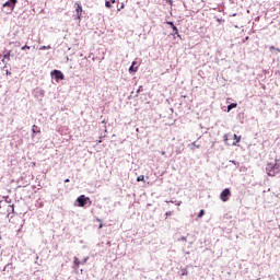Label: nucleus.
Segmentation results:
<instances>
[{
    "instance_id": "5701e85b",
    "label": "nucleus",
    "mask_w": 280,
    "mask_h": 280,
    "mask_svg": "<svg viewBox=\"0 0 280 280\" xmlns=\"http://www.w3.org/2000/svg\"><path fill=\"white\" fill-rule=\"evenodd\" d=\"M230 163H233V165H236V167H238L240 162L235 161V160H231Z\"/></svg>"
},
{
    "instance_id": "a878e982",
    "label": "nucleus",
    "mask_w": 280,
    "mask_h": 280,
    "mask_svg": "<svg viewBox=\"0 0 280 280\" xmlns=\"http://www.w3.org/2000/svg\"><path fill=\"white\" fill-rule=\"evenodd\" d=\"M178 242H187V237L186 236H182L178 238Z\"/></svg>"
},
{
    "instance_id": "39448f33",
    "label": "nucleus",
    "mask_w": 280,
    "mask_h": 280,
    "mask_svg": "<svg viewBox=\"0 0 280 280\" xmlns=\"http://www.w3.org/2000/svg\"><path fill=\"white\" fill-rule=\"evenodd\" d=\"M16 3H19V0H8L7 2L3 3V8H9L12 12V10L16 8Z\"/></svg>"
},
{
    "instance_id": "6ab92c4d",
    "label": "nucleus",
    "mask_w": 280,
    "mask_h": 280,
    "mask_svg": "<svg viewBox=\"0 0 280 280\" xmlns=\"http://www.w3.org/2000/svg\"><path fill=\"white\" fill-rule=\"evenodd\" d=\"M45 49H51V46L48 45V46H42V47H39V50H40V51H45Z\"/></svg>"
},
{
    "instance_id": "2eb2a0df",
    "label": "nucleus",
    "mask_w": 280,
    "mask_h": 280,
    "mask_svg": "<svg viewBox=\"0 0 280 280\" xmlns=\"http://www.w3.org/2000/svg\"><path fill=\"white\" fill-rule=\"evenodd\" d=\"M4 202H7V205L12 203V199L10 198V196L4 197Z\"/></svg>"
},
{
    "instance_id": "473e14b6",
    "label": "nucleus",
    "mask_w": 280,
    "mask_h": 280,
    "mask_svg": "<svg viewBox=\"0 0 280 280\" xmlns=\"http://www.w3.org/2000/svg\"><path fill=\"white\" fill-rule=\"evenodd\" d=\"M162 156H165V151H161Z\"/></svg>"
},
{
    "instance_id": "ddd939ff",
    "label": "nucleus",
    "mask_w": 280,
    "mask_h": 280,
    "mask_svg": "<svg viewBox=\"0 0 280 280\" xmlns=\"http://www.w3.org/2000/svg\"><path fill=\"white\" fill-rule=\"evenodd\" d=\"M113 3H115V0H106V1H105V5H106L107 8H113Z\"/></svg>"
},
{
    "instance_id": "f8f14e48",
    "label": "nucleus",
    "mask_w": 280,
    "mask_h": 280,
    "mask_svg": "<svg viewBox=\"0 0 280 280\" xmlns=\"http://www.w3.org/2000/svg\"><path fill=\"white\" fill-rule=\"evenodd\" d=\"M73 264H74V268H80V264H82V261H80V259H78V257L74 256L73 258Z\"/></svg>"
},
{
    "instance_id": "0eeeda50",
    "label": "nucleus",
    "mask_w": 280,
    "mask_h": 280,
    "mask_svg": "<svg viewBox=\"0 0 280 280\" xmlns=\"http://www.w3.org/2000/svg\"><path fill=\"white\" fill-rule=\"evenodd\" d=\"M167 25L173 30V36H177V38H180V34L178 33V27L174 25V22H166Z\"/></svg>"
},
{
    "instance_id": "f3484780",
    "label": "nucleus",
    "mask_w": 280,
    "mask_h": 280,
    "mask_svg": "<svg viewBox=\"0 0 280 280\" xmlns=\"http://www.w3.org/2000/svg\"><path fill=\"white\" fill-rule=\"evenodd\" d=\"M187 275H189V271L186 268L182 269V277H187Z\"/></svg>"
},
{
    "instance_id": "7c9ffc66",
    "label": "nucleus",
    "mask_w": 280,
    "mask_h": 280,
    "mask_svg": "<svg viewBox=\"0 0 280 280\" xmlns=\"http://www.w3.org/2000/svg\"><path fill=\"white\" fill-rule=\"evenodd\" d=\"M192 145H194L195 148H197V149L200 148V144H196V142H192Z\"/></svg>"
},
{
    "instance_id": "f257e3e1",
    "label": "nucleus",
    "mask_w": 280,
    "mask_h": 280,
    "mask_svg": "<svg viewBox=\"0 0 280 280\" xmlns=\"http://www.w3.org/2000/svg\"><path fill=\"white\" fill-rule=\"evenodd\" d=\"M266 173L268 176L275 177L280 174V158L275 160V163H268L266 166Z\"/></svg>"
},
{
    "instance_id": "4c0bfd02",
    "label": "nucleus",
    "mask_w": 280,
    "mask_h": 280,
    "mask_svg": "<svg viewBox=\"0 0 280 280\" xmlns=\"http://www.w3.org/2000/svg\"><path fill=\"white\" fill-rule=\"evenodd\" d=\"M98 143H102V140H98Z\"/></svg>"
},
{
    "instance_id": "393cba45",
    "label": "nucleus",
    "mask_w": 280,
    "mask_h": 280,
    "mask_svg": "<svg viewBox=\"0 0 280 280\" xmlns=\"http://www.w3.org/2000/svg\"><path fill=\"white\" fill-rule=\"evenodd\" d=\"M202 215H205V210H200L197 218H202Z\"/></svg>"
},
{
    "instance_id": "f03ea898",
    "label": "nucleus",
    "mask_w": 280,
    "mask_h": 280,
    "mask_svg": "<svg viewBox=\"0 0 280 280\" xmlns=\"http://www.w3.org/2000/svg\"><path fill=\"white\" fill-rule=\"evenodd\" d=\"M78 207H86V203L90 202L91 205V198L85 197L84 195H81L77 198Z\"/></svg>"
},
{
    "instance_id": "412c9836",
    "label": "nucleus",
    "mask_w": 280,
    "mask_h": 280,
    "mask_svg": "<svg viewBox=\"0 0 280 280\" xmlns=\"http://www.w3.org/2000/svg\"><path fill=\"white\" fill-rule=\"evenodd\" d=\"M269 49H270V51L276 50V51H279V52H280V48H276L275 46H270Z\"/></svg>"
},
{
    "instance_id": "4468645a",
    "label": "nucleus",
    "mask_w": 280,
    "mask_h": 280,
    "mask_svg": "<svg viewBox=\"0 0 280 280\" xmlns=\"http://www.w3.org/2000/svg\"><path fill=\"white\" fill-rule=\"evenodd\" d=\"M5 58L10 60V50L7 54H4L2 62H5Z\"/></svg>"
},
{
    "instance_id": "58836bf2",
    "label": "nucleus",
    "mask_w": 280,
    "mask_h": 280,
    "mask_svg": "<svg viewBox=\"0 0 280 280\" xmlns=\"http://www.w3.org/2000/svg\"><path fill=\"white\" fill-rule=\"evenodd\" d=\"M36 259H38V256H36Z\"/></svg>"
},
{
    "instance_id": "423d86ee",
    "label": "nucleus",
    "mask_w": 280,
    "mask_h": 280,
    "mask_svg": "<svg viewBox=\"0 0 280 280\" xmlns=\"http://www.w3.org/2000/svg\"><path fill=\"white\" fill-rule=\"evenodd\" d=\"M74 10L77 12V19L80 21V19H82V4L80 2H75Z\"/></svg>"
},
{
    "instance_id": "4be33fe9",
    "label": "nucleus",
    "mask_w": 280,
    "mask_h": 280,
    "mask_svg": "<svg viewBox=\"0 0 280 280\" xmlns=\"http://www.w3.org/2000/svg\"><path fill=\"white\" fill-rule=\"evenodd\" d=\"M137 93H138V94H139V93H143V85H140V86L138 88Z\"/></svg>"
},
{
    "instance_id": "cd10ccee",
    "label": "nucleus",
    "mask_w": 280,
    "mask_h": 280,
    "mask_svg": "<svg viewBox=\"0 0 280 280\" xmlns=\"http://www.w3.org/2000/svg\"><path fill=\"white\" fill-rule=\"evenodd\" d=\"M86 261H89V256H86L85 258H83V260L81 261V264H86Z\"/></svg>"
},
{
    "instance_id": "20e7f679",
    "label": "nucleus",
    "mask_w": 280,
    "mask_h": 280,
    "mask_svg": "<svg viewBox=\"0 0 280 280\" xmlns=\"http://www.w3.org/2000/svg\"><path fill=\"white\" fill-rule=\"evenodd\" d=\"M230 196H231V189L225 188L222 190V192L220 195V199L222 200V202H229Z\"/></svg>"
},
{
    "instance_id": "6e6552de",
    "label": "nucleus",
    "mask_w": 280,
    "mask_h": 280,
    "mask_svg": "<svg viewBox=\"0 0 280 280\" xmlns=\"http://www.w3.org/2000/svg\"><path fill=\"white\" fill-rule=\"evenodd\" d=\"M137 71H139V65L137 66V61H132L129 67V73H137Z\"/></svg>"
},
{
    "instance_id": "1a4fd4ad",
    "label": "nucleus",
    "mask_w": 280,
    "mask_h": 280,
    "mask_svg": "<svg viewBox=\"0 0 280 280\" xmlns=\"http://www.w3.org/2000/svg\"><path fill=\"white\" fill-rule=\"evenodd\" d=\"M32 132H33V135H39V132H40V127H38V126H36V125H33V127H32Z\"/></svg>"
},
{
    "instance_id": "e433bc0d",
    "label": "nucleus",
    "mask_w": 280,
    "mask_h": 280,
    "mask_svg": "<svg viewBox=\"0 0 280 280\" xmlns=\"http://www.w3.org/2000/svg\"><path fill=\"white\" fill-rule=\"evenodd\" d=\"M102 124H106V120H103Z\"/></svg>"
},
{
    "instance_id": "ea45409f",
    "label": "nucleus",
    "mask_w": 280,
    "mask_h": 280,
    "mask_svg": "<svg viewBox=\"0 0 280 280\" xmlns=\"http://www.w3.org/2000/svg\"><path fill=\"white\" fill-rule=\"evenodd\" d=\"M0 209H1V205H0Z\"/></svg>"
},
{
    "instance_id": "72a5a7b5",
    "label": "nucleus",
    "mask_w": 280,
    "mask_h": 280,
    "mask_svg": "<svg viewBox=\"0 0 280 280\" xmlns=\"http://www.w3.org/2000/svg\"><path fill=\"white\" fill-rule=\"evenodd\" d=\"M65 183H70V179L69 178L65 179Z\"/></svg>"
},
{
    "instance_id": "aec40b11",
    "label": "nucleus",
    "mask_w": 280,
    "mask_h": 280,
    "mask_svg": "<svg viewBox=\"0 0 280 280\" xmlns=\"http://www.w3.org/2000/svg\"><path fill=\"white\" fill-rule=\"evenodd\" d=\"M234 139L236 140V143H240L242 141V137L234 133Z\"/></svg>"
},
{
    "instance_id": "f704fd0d",
    "label": "nucleus",
    "mask_w": 280,
    "mask_h": 280,
    "mask_svg": "<svg viewBox=\"0 0 280 280\" xmlns=\"http://www.w3.org/2000/svg\"><path fill=\"white\" fill-rule=\"evenodd\" d=\"M217 21H218L219 23H221L222 20H221V19H217Z\"/></svg>"
},
{
    "instance_id": "bb28decb",
    "label": "nucleus",
    "mask_w": 280,
    "mask_h": 280,
    "mask_svg": "<svg viewBox=\"0 0 280 280\" xmlns=\"http://www.w3.org/2000/svg\"><path fill=\"white\" fill-rule=\"evenodd\" d=\"M173 211H167L166 213H165V215H166V218H170V215H173Z\"/></svg>"
},
{
    "instance_id": "9b49d317",
    "label": "nucleus",
    "mask_w": 280,
    "mask_h": 280,
    "mask_svg": "<svg viewBox=\"0 0 280 280\" xmlns=\"http://www.w3.org/2000/svg\"><path fill=\"white\" fill-rule=\"evenodd\" d=\"M10 213H14V203L9 205V208H8V218H10Z\"/></svg>"
},
{
    "instance_id": "a211bd4d",
    "label": "nucleus",
    "mask_w": 280,
    "mask_h": 280,
    "mask_svg": "<svg viewBox=\"0 0 280 280\" xmlns=\"http://www.w3.org/2000/svg\"><path fill=\"white\" fill-rule=\"evenodd\" d=\"M143 180H145V176L140 175V176L137 177V182H138V183H141V182H143Z\"/></svg>"
},
{
    "instance_id": "b1692460",
    "label": "nucleus",
    "mask_w": 280,
    "mask_h": 280,
    "mask_svg": "<svg viewBox=\"0 0 280 280\" xmlns=\"http://www.w3.org/2000/svg\"><path fill=\"white\" fill-rule=\"evenodd\" d=\"M37 207H38L39 209H43V208L45 207V203H43V201L37 202Z\"/></svg>"
},
{
    "instance_id": "dca6fc26",
    "label": "nucleus",
    "mask_w": 280,
    "mask_h": 280,
    "mask_svg": "<svg viewBox=\"0 0 280 280\" xmlns=\"http://www.w3.org/2000/svg\"><path fill=\"white\" fill-rule=\"evenodd\" d=\"M166 202H172V205H176L177 207H180V205H183V201H166Z\"/></svg>"
},
{
    "instance_id": "c85d7f7f",
    "label": "nucleus",
    "mask_w": 280,
    "mask_h": 280,
    "mask_svg": "<svg viewBox=\"0 0 280 280\" xmlns=\"http://www.w3.org/2000/svg\"><path fill=\"white\" fill-rule=\"evenodd\" d=\"M21 49H22V51H25V49H30V46L25 45Z\"/></svg>"
},
{
    "instance_id": "2f4dec72",
    "label": "nucleus",
    "mask_w": 280,
    "mask_h": 280,
    "mask_svg": "<svg viewBox=\"0 0 280 280\" xmlns=\"http://www.w3.org/2000/svg\"><path fill=\"white\" fill-rule=\"evenodd\" d=\"M18 47H21V42L15 43Z\"/></svg>"
},
{
    "instance_id": "c9c22d12",
    "label": "nucleus",
    "mask_w": 280,
    "mask_h": 280,
    "mask_svg": "<svg viewBox=\"0 0 280 280\" xmlns=\"http://www.w3.org/2000/svg\"><path fill=\"white\" fill-rule=\"evenodd\" d=\"M7 65H8V63H5V65H4L3 69H5V68H7Z\"/></svg>"
},
{
    "instance_id": "c756f323",
    "label": "nucleus",
    "mask_w": 280,
    "mask_h": 280,
    "mask_svg": "<svg viewBox=\"0 0 280 280\" xmlns=\"http://www.w3.org/2000/svg\"><path fill=\"white\" fill-rule=\"evenodd\" d=\"M7 75H12V72L10 70H5Z\"/></svg>"
},
{
    "instance_id": "7ed1b4c3",
    "label": "nucleus",
    "mask_w": 280,
    "mask_h": 280,
    "mask_svg": "<svg viewBox=\"0 0 280 280\" xmlns=\"http://www.w3.org/2000/svg\"><path fill=\"white\" fill-rule=\"evenodd\" d=\"M50 75L56 80V82H60V80H65V74L60 70H52L50 72Z\"/></svg>"
},
{
    "instance_id": "9d476101",
    "label": "nucleus",
    "mask_w": 280,
    "mask_h": 280,
    "mask_svg": "<svg viewBox=\"0 0 280 280\" xmlns=\"http://www.w3.org/2000/svg\"><path fill=\"white\" fill-rule=\"evenodd\" d=\"M233 108H237V103H231L230 105H228V113H231Z\"/></svg>"
}]
</instances>
